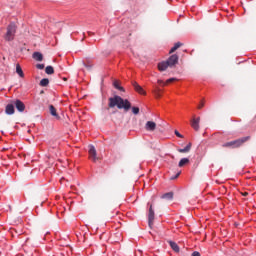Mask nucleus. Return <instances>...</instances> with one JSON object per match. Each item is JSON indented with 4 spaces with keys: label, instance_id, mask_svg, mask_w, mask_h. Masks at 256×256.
I'll use <instances>...</instances> for the list:
<instances>
[{
    "label": "nucleus",
    "instance_id": "14",
    "mask_svg": "<svg viewBox=\"0 0 256 256\" xmlns=\"http://www.w3.org/2000/svg\"><path fill=\"white\" fill-rule=\"evenodd\" d=\"M174 194L173 192H167L161 196V199H166L167 201H173Z\"/></svg>",
    "mask_w": 256,
    "mask_h": 256
},
{
    "label": "nucleus",
    "instance_id": "25",
    "mask_svg": "<svg viewBox=\"0 0 256 256\" xmlns=\"http://www.w3.org/2000/svg\"><path fill=\"white\" fill-rule=\"evenodd\" d=\"M47 85H49V79L43 78V79L40 81V86H41V87H47Z\"/></svg>",
    "mask_w": 256,
    "mask_h": 256
},
{
    "label": "nucleus",
    "instance_id": "9",
    "mask_svg": "<svg viewBox=\"0 0 256 256\" xmlns=\"http://www.w3.org/2000/svg\"><path fill=\"white\" fill-rule=\"evenodd\" d=\"M145 129L147 131L153 132V131H155V129H157V123H155L153 121H147L145 124Z\"/></svg>",
    "mask_w": 256,
    "mask_h": 256
},
{
    "label": "nucleus",
    "instance_id": "8",
    "mask_svg": "<svg viewBox=\"0 0 256 256\" xmlns=\"http://www.w3.org/2000/svg\"><path fill=\"white\" fill-rule=\"evenodd\" d=\"M132 85H133L136 93H139L140 95H147V92H145V90L143 89V87H141V85H139V83L134 81V82H132Z\"/></svg>",
    "mask_w": 256,
    "mask_h": 256
},
{
    "label": "nucleus",
    "instance_id": "5",
    "mask_svg": "<svg viewBox=\"0 0 256 256\" xmlns=\"http://www.w3.org/2000/svg\"><path fill=\"white\" fill-rule=\"evenodd\" d=\"M166 62L169 67H175V65L179 63V56L177 54H173L166 60Z\"/></svg>",
    "mask_w": 256,
    "mask_h": 256
},
{
    "label": "nucleus",
    "instance_id": "24",
    "mask_svg": "<svg viewBox=\"0 0 256 256\" xmlns=\"http://www.w3.org/2000/svg\"><path fill=\"white\" fill-rule=\"evenodd\" d=\"M113 85H114L115 89H118V91H123V92H125V89L119 85V81L115 80V81L113 82Z\"/></svg>",
    "mask_w": 256,
    "mask_h": 256
},
{
    "label": "nucleus",
    "instance_id": "36",
    "mask_svg": "<svg viewBox=\"0 0 256 256\" xmlns=\"http://www.w3.org/2000/svg\"><path fill=\"white\" fill-rule=\"evenodd\" d=\"M242 195H243L244 197H247V195H249V193H248V192H244V193H242Z\"/></svg>",
    "mask_w": 256,
    "mask_h": 256
},
{
    "label": "nucleus",
    "instance_id": "11",
    "mask_svg": "<svg viewBox=\"0 0 256 256\" xmlns=\"http://www.w3.org/2000/svg\"><path fill=\"white\" fill-rule=\"evenodd\" d=\"M6 115H13L15 113V106L13 104H8L5 109Z\"/></svg>",
    "mask_w": 256,
    "mask_h": 256
},
{
    "label": "nucleus",
    "instance_id": "4",
    "mask_svg": "<svg viewBox=\"0 0 256 256\" xmlns=\"http://www.w3.org/2000/svg\"><path fill=\"white\" fill-rule=\"evenodd\" d=\"M88 153H89L90 161H93V163H96L97 161H99V157H97V150L95 149V146L90 145Z\"/></svg>",
    "mask_w": 256,
    "mask_h": 256
},
{
    "label": "nucleus",
    "instance_id": "28",
    "mask_svg": "<svg viewBox=\"0 0 256 256\" xmlns=\"http://www.w3.org/2000/svg\"><path fill=\"white\" fill-rule=\"evenodd\" d=\"M173 81H177V78H170L166 81V85H169V83H173Z\"/></svg>",
    "mask_w": 256,
    "mask_h": 256
},
{
    "label": "nucleus",
    "instance_id": "3",
    "mask_svg": "<svg viewBox=\"0 0 256 256\" xmlns=\"http://www.w3.org/2000/svg\"><path fill=\"white\" fill-rule=\"evenodd\" d=\"M15 33H17V25H15V23H10L7 26V31L4 36L5 41H13V39H15Z\"/></svg>",
    "mask_w": 256,
    "mask_h": 256
},
{
    "label": "nucleus",
    "instance_id": "13",
    "mask_svg": "<svg viewBox=\"0 0 256 256\" xmlns=\"http://www.w3.org/2000/svg\"><path fill=\"white\" fill-rule=\"evenodd\" d=\"M49 111H50V115H52V117H56V119H59V114H57V109L55 108V106L50 105L49 106Z\"/></svg>",
    "mask_w": 256,
    "mask_h": 256
},
{
    "label": "nucleus",
    "instance_id": "29",
    "mask_svg": "<svg viewBox=\"0 0 256 256\" xmlns=\"http://www.w3.org/2000/svg\"><path fill=\"white\" fill-rule=\"evenodd\" d=\"M175 135L176 137H179L180 139H183V135L181 133H179V131L175 130Z\"/></svg>",
    "mask_w": 256,
    "mask_h": 256
},
{
    "label": "nucleus",
    "instance_id": "27",
    "mask_svg": "<svg viewBox=\"0 0 256 256\" xmlns=\"http://www.w3.org/2000/svg\"><path fill=\"white\" fill-rule=\"evenodd\" d=\"M133 115H139V107H132Z\"/></svg>",
    "mask_w": 256,
    "mask_h": 256
},
{
    "label": "nucleus",
    "instance_id": "1",
    "mask_svg": "<svg viewBox=\"0 0 256 256\" xmlns=\"http://www.w3.org/2000/svg\"><path fill=\"white\" fill-rule=\"evenodd\" d=\"M108 107L110 109L115 107H117V109H124L125 113H127V111L131 109V102L127 99H123L121 96L115 95L108 99Z\"/></svg>",
    "mask_w": 256,
    "mask_h": 256
},
{
    "label": "nucleus",
    "instance_id": "35",
    "mask_svg": "<svg viewBox=\"0 0 256 256\" xmlns=\"http://www.w3.org/2000/svg\"><path fill=\"white\" fill-rule=\"evenodd\" d=\"M84 67H86V69H91V66L84 64Z\"/></svg>",
    "mask_w": 256,
    "mask_h": 256
},
{
    "label": "nucleus",
    "instance_id": "16",
    "mask_svg": "<svg viewBox=\"0 0 256 256\" xmlns=\"http://www.w3.org/2000/svg\"><path fill=\"white\" fill-rule=\"evenodd\" d=\"M179 47H183V43L177 42L176 44H174V46L170 49L169 53H175V51L179 49Z\"/></svg>",
    "mask_w": 256,
    "mask_h": 256
},
{
    "label": "nucleus",
    "instance_id": "7",
    "mask_svg": "<svg viewBox=\"0 0 256 256\" xmlns=\"http://www.w3.org/2000/svg\"><path fill=\"white\" fill-rule=\"evenodd\" d=\"M201 122V117H195L193 116V119L191 120V127L195 130V131H199L200 126L199 123Z\"/></svg>",
    "mask_w": 256,
    "mask_h": 256
},
{
    "label": "nucleus",
    "instance_id": "20",
    "mask_svg": "<svg viewBox=\"0 0 256 256\" xmlns=\"http://www.w3.org/2000/svg\"><path fill=\"white\" fill-rule=\"evenodd\" d=\"M169 245L171 249H173V251H175L176 253H179V245H177V243L170 241Z\"/></svg>",
    "mask_w": 256,
    "mask_h": 256
},
{
    "label": "nucleus",
    "instance_id": "6",
    "mask_svg": "<svg viewBox=\"0 0 256 256\" xmlns=\"http://www.w3.org/2000/svg\"><path fill=\"white\" fill-rule=\"evenodd\" d=\"M153 221H155V211L153 210V205H150L148 213V225L150 229L153 227Z\"/></svg>",
    "mask_w": 256,
    "mask_h": 256
},
{
    "label": "nucleus",
    "instance_id": "26",
    "mask_svg": "<svg viewBox=\"0 0 256 256\" xmlns=\"http://www.w3.org/2000/svg\"><path fill=\"white\" fill-rule=\"evenodd\" d=\"M154 95H155L156 97H161V90H160L159 88H156V89L154 90Z\"/></svg>",
    "mask_w": 256,
    "mask_h": 256
},
{
    "label": "nucleus",
    "instance_id": "15",
    "mask_svg": "<svg viewBox=\"0 0 256 256\" xmlns=\"http://www.w3.org/2000/svg\"><path fill=\"white\" fill-rule=\"evenodd\" d=\"M32 57L35 59V61H43V54L40 52H34Z\"/></svg>",
    "mask_w": 256,
    "mask_h": 256
},
{
    "label": "nucleus",
    "instance_id": "17",
    "mask_svg": "<svg viewBox=\"0 0 256 256\" xmlns=\"http://www.w3.org/2000/svg\"><path fill=\"white\" fill-rule=\"evenodd\" d=\"M179 47H183V43L177 42L176 44H174V46L170 49L169 53H175V51L179 49Z\"/></svg>",
    "mask_w": 256,
    "mask_h": 256
},
{
    "label": "nucleus",
    "instance_id": "12",
    "mask_svg": "<svg viewBox=\"0 0 256 256\" xmlns=\"http://www.w3.org/2000/svg\"><path fill=\"white\" fill-rule=\"evenodd\" d=\"M169 67V64L167 61L160 62L158 64L159 71H167V68Z\"/></svg>",
    "mask_w": 256,
    "mask_h": 256
},
{
    "label": "nucleus",
    "instance_id": "19",
    "mask_svg": "<svg viewBox=\"0 0 256 256\" xmlns=\"http://www.w3.org/2000/svg\"><path fill=\"white\" fill-rule=\"evenodd\" d=\"M191 143H189L185 148L178 149L179 153H189L191 151Z\"/></svg>",
    "mask_w": 256,
    "mask_h": 256
},
{
    "label": "nucleus",
    "instance_id": "32",
    "mask_svg": "<svg viewBox=\"0 0 256 256\" xmlns=\"http://www.w3.org/2000/svg\"><path fill=\"white\" fill-rule=\"evenodd\" d=\"M191 256H201V253H199V252L195 251V252H193V253H192V255H191Z\"/></svg>",
    "mask_w": 256,
    "mask_h": 256
},
{
    "label": "nucleus",
    "instance_id": "23",
    "mask_svg": "<svg viewBox=\"0 0 256 256\" xmlns=\"http://www.w3.org/2000/svg\"><path fill=\"white\" fill-rule=\"evenodd\" d=\"M45 73H46L47 75H53V73H55V69H53V66H47V67L45 68Z\"/></svg>",
    "mask_w": 256,
    "mask_h": 256
},
{
    "label": "nucleus",
    "instance_id": "31",
    "mask_svg": "<svg viewBox=\"0 0 256 256\" xmlns=\"http://www.w3.org/2000/svg\"><path fill=\"white\" fill-rule=\"evenodd\" d=\"M37 69H45V64H37Z\"/></svg>",
    "mask_w": 256,
    "mask_h": 256
},
{
    "label": "nucleus",
    "instance_id": "30",
    "mask_svg": "<svg viewBox=\"0 0 256 256\" xmlns=\"http://www.w3.org/2000/svg\"><path fill=\"white\" fill-rule=\"evenodd\" d=\"M205 107V102L201 101L200 104L198 105V109H203Z\"/></svg>",
    "mask_w": 256,
    "mask_h": 256
},
{
    "label": "nucleus",
    "instance_id": "2",
    "mask_svg": "<svg viewBox=\"0 0 256 256\" xmlns=\"http://www.w3.org/2000/svg\"><path fill=\"white\" fill-rule=\"evenodd\" d=\"M249 139H251L250 136H245L234 141L226 142L222 145V147L228 148V149H237L239 147H242L244 143H247Z\"/></svg>",
    "mask_w": 256,
    "mask_h": 256
},
{
    "label": "nucleus",
    "instance_id": "21",
    "mask_svg": "<svg viewBox=\"0 0 256 256\" xmlns=\"http://www.w3.org/2000/svg\"><path fill=\"white\" fill-rule=\"evenodd\" d=\"M16 73L19 75V77H25V74L23 73V69L19 64L16 65Z\"/></svg>",
    "mask_w": 256,
    "mask_h": 256
},
{
    "label": "nucleus",
    "instance_id": "37",
    "mask_svg": "<svg viewBox=\"0 0 256 256\" xmlns=\"http://www.w3.org/2000/svg\"><path fill=\"white\" fill-rule=\"evenodd\" d=\"M88 35H93V33L92 32H88Z\"/></svg>",
    "mask_w": 256,
    "mask_h": 256
},
{
    "label": "nucleus",
    "instance_id": "10",
    "mask_svg": "<svg viewBox=\"0 0 256 256\" xmlns=\"http://www.w3.org/2000/svg\"><path fill=\"white\" fill-rule=\"evenodd\" d=\"M14 104H15L17 111H19L20 113H23V111H25V103H23V101L16 100L14 102Z\"/></svg>",
    "mask_w": 256,
    "mask_h": 256
},
{
    "label": "nucleus",
    "instance_id": "33",
    "mask_svg": "<svg viewBox=\"0 0 256 256\" xmlns=\"http://www.w3.org/2000/svg\"><path fill=\"white\" fill-rule=\"evenodd\" d=\"M159 85H167L166 82H163V80H158Z\"/></svg>",
    "mask_w": 256,
    "mask_h": 256
},
{
    "label": "nucleus",
    "instance_id": "22",
    "mask_svg": "<svg viewBox=\"0 0 256 256\" xmlns=\"http://www.w3.org/2000/svg\"><path fill=\"white\" fill-rule=\"evenodd\" d=\"M189 163V158H182L179 161L178 167H185Z\"/></svg>",
    "mask_w": 256,
    "mask_h": 256
},
{
    "label": "nucleus",
    "instance_id": "18",
    "mask_svg": "<svg viewBox=\"0 0 256 256\" xmlns=\"http://www.w3.org/2000/svg\"><path fill=\"white\" fill-rule=\"evenodd\" d=\"M179 47H183V43L177 42L176 44H174V46L170 49L169 53H175V51L179 49Z\"/></svg>",
    "mask_w": 256,
    "mask_h": 256
},
{
    "label": "nucleus",
    "instance_id": "34",
    "mask_svg": "<svg viewBox=\"0 0 256 256\" xmlns=\"http://www.w3.org/2000/svg\"><path fill=\"white\" fill-rule=\"evenodd\" d=\"M180 175H181V172H178V173L176 174V176L172 177L171 179H177V177H179Z\"/></svg>",
    "mask_w": 256,
    "mask_h": 256
}]
</instances>
